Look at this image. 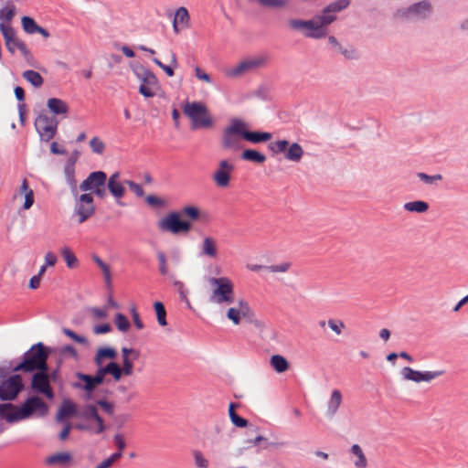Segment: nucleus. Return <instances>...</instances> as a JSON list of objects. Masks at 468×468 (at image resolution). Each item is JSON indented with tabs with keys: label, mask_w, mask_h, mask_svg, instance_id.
Listing matches in <instances>:
<instances>
[{
	"label": "nucleus",
	"mask_w": 468,
	"mask_h": 468,
	"mask_svg": "<svg viewBox=\"0 0 468 468\" xmlns=\"http://www.w3.org/2000/svg\"><path fill=\"white\" fill-rule=\"evenodd\" d=\"M90 146L93 153L102 154L105 150V144L97 136L90 141Z\"/></svg>",
	"instance_id": "864d4df0"
},
{
	"label": "nucleus",
	"mask_w": 468,
	"mask_h": 468,
	"mask_svg": "<svg viewBox=\"0 0 468 468\" xmlns=\"http://www.w3.org/2000/svg\"><path fill=\"white\" fill-rule=\"evenodd\" d=\"M240 158L244 161L252 162L254 164H263L266 161L265 154L250 148L243 150L240 154Z\"/></svg>",
	"instance_id": "c756f323"
},
{
	"label": "nucleus",
	"mask_w": 468,
	"mask_h": 468,
	"mask_svg": "<svg viewBox=\"0 0 468 468\" xmlns=\"http://www.w3.org/2000/svg\"><path fill=\"white\" fill-rule=\"evenodd\" d=\"M96 404L100 406L108 415L112 416L114 412V405L106 399H98Z\"/></svg>",
	"instance_id": "e2e57ef3"
},
{
	"label": "nucleus",
	"mask_w": 468,
	"mask_h": 468,
	"mask_svg": "<svg viewBox=\"0 0 468 468\" xmlns=\"http://www.w3.org/2000/svg\"><path fill=\"white\" fill-rule=\"evenodd\" d=\"M291 267L290 262H282L278 265L264 266L260 264H249L248 269L251 271H260L261 270H268L271 272H286Z\"/></svg>",
	"instance_id": "bb28decb"
},
{
	"label": "nucleus",
	"mask_w": 468,
	"mask_h": 468,
	"mask_svg": "<svg viewBox=\"0 0 468 468\" xmlns=\"http://www.w3.org/2000/svg\"><path fill=\"white\" fill-rule=\"evenodd\" d=\"M81 418L85 420H94L96 422L94 433L101 434L102 433L106 427L104 424L103 419L100 416L98 412V409L95 405L89 404L86 405L80 414Z\"/></svg>",
	"instance_id": "4468645a"
},
{
	"label": "nucleus",
	"mask_w": 468,
	"mask_h": 468,
	"mask_svg": "<svg viewBox=\"0 0 468 468\" xmlns=\"http://www.w3.org/2000/svg\"><path fill=\"white\" fill-rule=\"evenodd\" d=\"M116 356L117 352L114 348L109 346L100 347L94 356V363L97 367H101L104 359L113 360Z\"/></svg>",
	"instance_id": "a878e982"
},
{
	"label": "nucleus",
	"mask_w": 468,
	"mask_h": 468,
	"mask_svg": "<svg viewBox=\"0 0 468 468\" xmlns=\"http://www.w3.org/2000/svg\"><path fill=\"white\" fill-rule=\"evenodd\" d=\"M16 15V7L12 1H7L5 5L0 9V23L11 25L14 17Z\"/></svg>",
	"instance_id": "b1692460"
},
{
	"label": "nucleus",
	"mask_w": 468,
	"mask_h": 468,
	"mask_svg": "<svg viewBox=\"0 0 468 468\" xmlns=\"http://www.w3.org/2000/svg\"><path fill=\"white\" fill-rule=\"evenodd\" d=\"M108 375H111L115 381H119L122 377V368L121 366L114 361H110L107 365H105Z\"/></svg>",
	"instance_id": "49530a36"
},
{
	"label": "nucleus",
	"mask_w": 468,
	"mask_h": 468,
	"mask_svg": "<svg viewBox=\"0 0 468 468\" xmlns=\"http://www.w3.org/2000/svg\"><path fill=\"white\" fill-rule=\"evenodd\" d=\"M20 415L19 406H16L12 403L0 404V418L5 420L9 423H14L22 419L13 420Z\"/></svg>",
	"instance_id": "a211bd4d"
},
{
	"label": "nucleus",
	"mask_w": 468,
	"mask_h": 468,
	"mask_svg": "<svg viewBox=\"0 0 468 468\" xmlns=\"http://www.w3.org/2000/svg\"><path fill=\"white\" fill-rule=\"evenodd\" d=\"M401 374L405 379L411 380L416 383L421 382V371H417L410 367H405L402 368Z\"/></svg>",
	"instance_id": "de8ad7c7"
},
{
	"label": "nucleus",
	"mask_w": 468,
	"mask_h": 468,
	"mask_svg": "<svg viewBox=\"0 0 468 468\" xmlns=\"http://www.w3.org/2000/svg\"><path fill=\"white\" fill-rule=\"evenodd\" d=\"M141 71H143V75H144L143 80H141L142 84H144L147 86H152V87L159 86L158 79L153 71H151L150 69H148L144 67H141Z\"/></svg>",
	"instance_id": "79ce46f5"
},
{
	"label": "nucleus",
	"mask_w": 468,
	"mask_h": 468,
	"mask_svg": "<svg viewBox=\"0 0 468 468\" xmlns=\"http://www.w3.org/2000/svg\"><path fill=\"white\" fill-rule=\"evenodd\" d=\"M50 353L51 349L49 347L42 342H38L24 353L22 360L12 370L14 372L32 373L43 359H48Z\"/></svg>",
	"instance_id": "f257e3e1"
},
{
	"label": "nucleus",
	"mask_w": 468,
	"mask_h": 468,
	"mask_svg": "<svg viewBox=\"0 0 468 468\" xmlns=\"http://www.w3.org/2000/svg\"><path fill=\"white\" fill-rule=\"evenodd\" d=\"M154 309L155 311L157 322L161 326L167 324L166 322V311L163 303L156 301L154 303Z\"/></svg>",
	"instance_id": "a18cd8bd"
},
{
	"label": "nucleus",
	"mask_w": 468,
	"mask_h": 468,
	"mask_svg": "<svg viewBox=\"0 0 468 468\" xmlns=\"http://www.w3.org/2000/svg\"><path fill=\"white\" fill-rule=\"evenodd\" d=\"M76 377L83 382V384L80 383H75L73 386L74 388L83 389L87 393L90 394L92 393L96 388L99 386L97 381L95 380L93 375H89L81 372H77Z\"/></svg>",
	"instance_id": "4be33fe9"
},
{
	"label": "nucleus",
	"mask_w": 468,
	"mask_h": 468,
	"mask_svg": "<svg viewBox=\"0 0 468 468\" xmlns=\"http://www.w3.org/2000/svg\"><path fill=\"white\" fill-rule=\"evenodd\" d=\"M31 389L37 394H42L48 399H54L55 393L48 382V375L34 373L31 378Z\"/></svg>",
	"instance_id": "f8f14e48"
},
{
	"label": "nucleus",
	"mask_w": 468,
	"mask_h": 468,
	"mask_svg": "<svg viewBox=\"0 0 468 468\" xmlns=\"http://www.w3.org/2000/svg\"><path fill=\"white\" fill-rule=\"evenodd\" d=\"M336 50L341 53L347 59H356L357 58V54L355 48L350 47L349 48H343L342 45L339 46Z\"/></svg>",
	"instance_id": "bf43d9fd"
},
{
	"label": "nucleus",
	"mask_w": 468,
	"mask_h": 468,
	"mask_svg": "<svg viewBox=\"0 0 468 468\" xmlns=\"http://www.w3.org/2000/svg\"><path fill=\"white\" fill-rule=\"evenodd\" d=\"M119 178H120V173L119 172H115L106 181L107 188L109 189L110 193L115 198H118V199L122 198L124 196V194H125V187L119 181Z\"/></svg>",
	"instance_id": "6ab92c4d"
},
{
	"label": "nucleus",
	"mask_w": 468,
	"mask_h": 468,
	"mask_svg": "<svg viewBox=\"0 0 468 468\" xmlns=\"http://www.w3.org/2000/svg\"><path fill=\"white\" fill-rule=\"evenodd\" d=\"M431 12L430 2L423 0L410 5L408 7H402L396 11L395 16L400 19H425Z\"/></svg>",
	"instance_id": "6e6552de"
},
{
	"label": "nucleus",
	"mask_w": 468,
	"mask_h": 468,
	"mask_svg": "<svg viewBox=\"0 0 468 468\" xmlns=\"http://www.w3.org/2000/svg\"><path fill=\"white\" fill-rule=\"evenodd\" d=\"M261 63V61L259 59H248L241 61L236 67L229 69L227 71V75L231 78L240 76L248 70L259 67Z\"/></svg>",
	"instance_id": "412c9836"
},
{
	"label": "nucleus",
	"mask_w": 468,
	"mask_h": 468,
	"mask_svg": "<svg viewBox=\"0 0 468 468\" xmlns=\"http://www.w3.org/2000/svg\"><path fill=\"white\" fill-rule=\"evenodd\" d=\"M229 419L234 426L238 428H245L248 426V420L243 417L239 416L238 413H232L229 416Z\"/></svg>",
	"instance_id": "052dcab7"
},
{
	"label": "nucleus",
	"mask_w": 468,
	"mask_h": 468,
	"mask_svg": "<svg viewBox=\"0 0 468 468\" xmlns=\"http://www.w3.org/2000/svg\"><path fill=\"white\" fill-rule=\"evenodd\" d=\"M95 212V207H89L87 205L76 204L75 214L79 217V223L85 222Z\"/></svg>",
	"instance_id": "72a5a7b5"
},
{
	"label": "nucleus",
	"mask_w": 468,
	"mask_h": 468,
	"mask_svg": "<svg viewBox=\"0 0 468 468\" xmlns=\"http://www.w3.org/2000/svg\"><path fill=\"white\" fill-rule=\"evenodd\" d=\"M349 5V0H335L325 6V12L333 11L334 13H339L347 8Z\"/></svg>",
	"instance_id": "09e8293b"
},
{
	"label": "nucleus",
	"mask_w": 468,
	"mask_h": 468,
	"mask_svg": "<svg viewBox=\"0 0 468 468\" xmlns=\"http://www.w3.org/2000/svg\"><path fill=\"white\" fill-rule=\"evenodd\" d=\"M235 170V166L229 160L219 161L217 169L211 177L218 187L225 188L229 186L231 175Z\"/></svg>",
	"instance_id": "9d476101"
},
{
	"label": "nucleus",
	"mask_w": 468,
	"mask_h": 468,
	"mask_svg": "<svg viewBox=\"0 0 468 468\" xmlns=\"http://www.w3.org/2000/svg\"><path fill=\"white\" fill-rule=\"evenodd\" d=\"M404 208L409 212L424 213L429 209V204L426 201L416 200L406 203Z\"/></svg>",
	"instance_id": "58836bf2"
},
{
	"label": "nucleus",
	"mask_w": 468,
	"mask_h": 468,
	"mask_svg": "<svg viewBox=\"0 0 468 468\" xmlns=\"http://www.w3.org/2000/svg\"><path fill=\"white\" fill-rule=\"evenodd\" d=\"M65 175L67 181L70 186V190L73 196H78V189H77V181L75 178V169L74 166L67 165L65 167Z\"/></svg>",
	"instance_id": "a19ab883"
},
{
	"label": "nucleus",
	"mask_w": 468,
	"mask_h": 468,
	"mask_svg": "<svg viewBox=\"0 0 468 468\" xmlns=\"http://www.w3.org/2000/svg\"><path fill=\"white\" fill-rule=\"evenodd\" d=\"M72 454L69 452H56L46 458L45 463L49 466L69 467L72 462Z\"/></svg>",
	"instance_id": "f3484780"
},
{
	"label": "nucleus",
	"mask_w": 468,
	"mask_h": 468,
	"mask_svg": "<svg viewBox=\"0 0 468 468\" xmlns=\"http://www.w3.org/2000/svg\"><path fill=\"white\" fill-rule=\"evenodd\" d=\"M146 203L151 207H160L165 205V201L154 195H149L145 198Z\"/></svg>",
	"instance_id": "774afa93"
},
{
	"label": "nucleus",
	"mask_w": 468,
	"mask_h": 468,
	"mask_svg": "<svg viewBox=\"0 0 468 468\" xmlns=\"http://www.w3.org/2000/svg\"><path fill=\"white\" fill-rule=\"evenodd\" d=\"M0 32L5 39L6 49H10V43L17 37L16 29L11 25L0 23Z\"/></svg>",
	"instance_id": "e433bc0d"
},
{
	"label": "nucleus",
	"mask_w": 468,
	"mask_h": 468,
	"mask_svg": "<svg viewBox=\"0 0 468 468\" xmlns=\"http://www.w3.org/2000/svg\"><path fill=\"white\" fill-rule=\"evenodd\" d=\"M239 309L240 312V316L245 318L248 322L251 324H255L256 325H260V322L255 319V314L253 310L250 307L249 303L244 300L239 301Z\"/></svg>",
	"instance_id": "473e14b6"
},
{
	"label": "nucleus",
	"mask_w": 468,
	"mask_h": 468,
	"mask_svg": "<svg viewBox=\"0 0 468 468\" xmlns=\"http://www.w3.org/2000/svg\"><path fill=\"white\" fill-rule=\"evenodd\" d=\"M183 112L191 120L193 130L209 128L213 125L207 108L200 101H186Z\"/></svg>",
	"instance_id": "f03ea898"
},
{
	"label": "nucleus",
	"mask_w": 468,
	"mask_h": 468,
	"mask_svg": "<svg viewBox=\"0 0 468 468\" xmlns=\"http://www.w3.org/2000/svg\"><path fill=\"white\" fill-rule=\"evenodd\" d=\"M157 259L159 261V272L162 275H166L168 273V269L166 266V258L165 254L163 251L157 252Z\"/></svg>",
	"instance_id": "0e129e2a"
},
{
	"label": "nucleus",
	"mask_w": 468,
	"mask_h": 468,
	"mask_svg": "<svg viewBox=\"0 0 468 468\" xmlns=\"http://www.w3.org/2000/svg\"><path fill=\"white\" fill-rule=\"evenodd\" d=\"M125 184L129 186L130 190L133 191L137 197H141L144 195V188L141 185L132 180H126Z\"/></svg>",
	"instance_id": "69168bd1"
},
{
	"label": "nucleus",
	"mask_w": 468,
	"mask_h": 468,
	"mask_svg": "<svg viewBox=\"0 0 468 468\" xmlns=\"http://www.w3.org/2000/svg\"><path fill=\"white\" fill-rule=\"evenodd\" d=\"M201 253L209 258H216L218 255L217 242L211 237L203 239Z\"/></svg>",
	"instance_id": "2f4dec72"
},
{
	"label": "nucleus",
	"mask_w": 468,
	"mask_h": 468,
	"mask_svg": "<svg viewBox=\"0 0 468 468\" xmlns=\"http://www.w3.org/2000/svg\"><path fill=\"white\" fill-rule=\"evenodd\" d=\"M342 403V393L338 389H334L331 398L327 403V415L335 416Z\"/></svg>",
	"instance_id": "c85d7f7f"
},
{
	"label": "nucleus",
	"mask_w": 468,
	"mask_h": 468,
	"mask_svg": "<svg viewBox=\"0 0 468 468\" xmlns=\"http://www.w3.org/2000/svg\"><path fill=\"white\" fill-rule=\"evenodd\" d=\"M114 322L121 332H127L131 326L128 318L121 313L116 314Z\"/></svg>",
	"instance_id": "3c124183"
},
{
	"label": "nucleus",
	"mask_w": 468,
	"mask_h": 468,
	"mask_svg": "<svg viewBox=\"0 0 468 468\" xmlns=\"http://www.w3.org/2000/svg\"><path fill=\"white\" fill-rule=\"evenodd\" d=\"M317 21V27L320 32H324V37L327 33V27L337 19V16L333 11L325 12V7L322 10L321 15L315 16Z\"/></svg>",
	"instance_id": "5701e85b"
},
{
	"label": "nucleus",
	"mask_w": 468,
	"mask_h": 468,
	"mask_svg": "<svg viewBox=\"0 0 468 468\" xmlns=\"http://www.w3.org/2000/svg\"><path fill=\"white\" fill-rule=\"evenodd\" d=\"M62 332L65 335H67L68 337H69L70 339H72L73 341H75L79 344H81V345L88 344V340L85 336L76 334L73 330H71L69 328L64 327L62 329Z\"/></svg>",
	"instance_id": "603ef678"
},
{
	"label": "nucleus",
	"mask_w": 468,
	"mask_h": 468,
	"mask_svg": "<svg viewBox=\"0 0 468 468\" xmlns=\"http://www.w3.org/2000/svg\"><path fill=\"white\" fill-rule=\"evenodd\" d=\"M9 47L10 49L7 50L11 55H14L16 50L18 49L26 62L31 67H36V59L34 56L30 49L27 48V44L22 39L19 37L14 38L13 41H11Z\"/></svg>",
	"instance_id": "2eb2a0df"
},
{
	"label": "nucleus",
	"mask_w": 468,
	"mask_h": 468,
	"mask_svg": "<svg viewBox=\"0 0 468 468\" xmlns=\"http://www.w3.org/2000/svg\"><path fill=\"white\" fill-rule=\"evenodd\" d=\"M92 260L95 263H97V265L100 267V269L101 270L103 275H104V280H105V282L107 283V285H111L112 284V276H111V270H110V267L108 264H106L99 256L97 255H93L92 256Z\"/></svg>",
	"instance_id": "c03bdc74"
},
{
	"label": "nucleus",
	"mask_w": 468,
	"mask_h": 468,
	"mask_svg": "<svg viewBox=\"0 0 468 468\" xmlns=\"http://www.w3.org/2000/svg\"><path fill=\"white\" fill-rule=\"evenodd\" d=\"M181 216L186 217L191 223L193 221H198L202 219L203 213L199 209V207L196 206H186L184 207L180 212Z\"/></svg>",
	"instance_id": "7c9ffc66"
},
{
	"label": "nucleus",
	"mask_w": 468,
	"mask_h": 468,
	"mask_svg": "<svg viewBox=\"0 0 468 468\" xmlns=\"http://www.w3.org/2000/svg\"><path fill=\"white\" fill-rule=\"evenodd\" d=\"M350 452L357 457L356 461L354 463L356 467L366 468L367 466V458L358 444L352 445Z\"/></svg>",
	"instance_id": "ea45409f"
},
{
	"label": "nucleus",
	"mask_w": 468,
	"mask_h": 468,
	"mask_svg": "<svg viewBox=\"0 0 468 468\" xmlns=\"http://www.w3.org/2000/svg\"><path fill=\"white\" fill-rule=\"evenodd\" d=\"M35 128L38 133L40 139L48 142L53 139L57 133L58 121L55 116H49L43 111L35 120Z\"/></svg>",
	"instance_id": "423d86ee"
},
{
	"label": "nucleus",
	"mask_w": 468,
	"mask_h": 468,
	"mask_svg": "<svg viewBox=\"0 0 468 468\" xmlns=\"http://www.w3.org/2000/svg\"><path fill=\"white\" fill-rule=\"evenodd\" d=\"M60 254H61L62 258L64 259V261H66L67 266L69 269H74L78 266L79 261H78L77 257L75 256V254L70 250V248H69L67 246L63 247L60 250Z\"/></svg>",
	"instance_id": "4c0bfd02"
},
{
	"label": "nucleus",
	"mask_w": 468,
	"mask_h": 468,
	"mask_svg": "<svg viewBox=\"0 0 468 468\" xmlns=\"http://www.w3.org/2000/svg\"><path fill=\"white\" fill-rule=\"evenodd\" d=\"M23 389L24 383L22 377L18 374H15L1 383L0 399L3 401L14 400Z\"/></svg>",
	"instance_id": "1a4fd4ad"
},
{
	"label": "nucleus",
	"mask_w": 468,
	"mask_h": 468,
	"mask_svg": "<svg viewBox=\"0 0 468 468\" xmlns=\"http://www.w3.org/2000/svg\"><path fill=\"white\" fill-rule=\"evenodd\" d=\"M289 25L292 29L296 30L303 28L308 29V31L304 33L306 37L319 39L324 37V32H320L319 27H317L315 16L311 20L291 19Z\"/></svg>",
	"instance_id": "9b49d317"
},
{
	"label": "nucleus",
	"mask_w": 468,
	"mask_h": 468,
	"mask_svg": "<svg viewBox=\"0 0 468 468\" xmlns=\"http://www.w3.org/2000/svg\"><path fill=\"white\" fill-rule=\"evenodd\" d=\"M209 283L216 286L209 301L217 303H232L234 302V287L232 282L227 277L209 279Z\"/></svg>",
	"instance_id": "7ed1b4c3"
},
{
	"label": "nucleus",
	"mask_w": 468,
	"mask_h": 468,
	"mask_svg": "<svg viewBox=\"0 0 468 468\" xmlns=\"http://www.w3.org/2000/svg\"><path fill=\"white\" fill-rule=\"evenodd\" d=\"M303 155V149L298 143L289 144L287 150L284 152V157L292 162H300Z\"/></svg>",
	"instance_id": "cd10ccee"
},
{
	"label": "nucleus",
	"mask_w": 468,
	"mask_h": 468,
	"mask_svg": "<svg viewBox=\"0 0 468 468\" xmlns=\"http://www.w3.org/2000/svg\"><path fill=\"white\" fill-rule=\"evenodd\" d=\"M195 465L197 468H208L209 462L205 458L200 451H194L193 452Z\"/></svg>",
	"instance_id": "5fc2aeb1"
},
{
	"label": "nucleus",
	"mask_w": 468,
	"mask_h": 468,
	"mask_svg": "<svg viewBox=\"0 0 468 468\" xmlns=\"http://www.w3.org/2000/svg\"><path fill=\"white\" fill-rule=\"evenodd\" d=\"M417 176L424 183L430 184V185L434 184L435 182L442 179V176L441 174L429 176L423 172H420L417 174Z\"/></svg>",
	"instance_id": "13d9d810"
},
{
	"label": "nucleus",
	"mask_w": 468,
	"mask_h": 468,
	"mask_svg": "<svg viewBox=\"0 0 468 468\" xmlns=\"http://www.w3.org/2000/svg\"><path fill=\"white\" fill-rule=\"evenodd\" d=\"M179 212H169L158 222V227L163 231L172 234L188 233L192 229V223L181 218Z\"/></svg>",
	"instance_id": "39448f33"
},
{
	"label": "nucleus",
	"mask_w": 468,
	"mask_h": 468,
	"mask_svg": "<svg viewBox=\"0 0 468 468\" xmlns=\"http://www.w3.org/2000/svg\"><path fill=\"white\" fill-rule=\"evenodd\" d=\"M21 25L23 30L27 34H36L39 27L34 18L31 16H24L21 18Z\"/></svg>",
	"instance_id": "37998d69"
},
{
	"label": "nucleus",
	"mask_w": 468,
	"mask_h": 468,
	"mask_svg": "<svg viewBox=\"0 0 468 468\" xmlns=\"http://www.w3.org/2000/svg\"><path fill=\"white\" fill-rule=\"evenodd\" d=\"M227 317L233 322L235 324H239L240 323V312L239 309L237 308H229L227 312Z\"/></svg>",
	"instance_id": "338daca9"
},
{
	"label": "nucleus",
	"mask_w": 468,
	"mask_h": 468,
	"mask_svg": "<svg viewBox=\"0 0 468 468\" xmlns=\"http://www.w3.org/2000/svg\"><path fill=\"white\" fill-rule=\"evenodd\" d=\"M106 181L107 175L104 171H94L80 185V189L84 192L92 191L99 186H104Z\"/></svg>",
	"instance_id": "ddd939ff"
},
{
	"label": "nucleus",
	"mask_w": 468,
	"mask_h": 468,
	"mask_svg": "<svg viewBox=\"0 0 468 468\" xmlns=\"http://www.w3.org/2000/svg\"><path fill=\"white\" fill-rule=\"evenodd\" d=\"M22 77L35 88H39L44 83V79L40 73L33 69L24 71Z\"/></svg>",
	"instance_id": "c9c22d12"
},
{
	"label": "nucleus",
	"mask_w": 468,
	"mask_h": 468,
	"mask_svg": "<svg viewBox=\"0 0 468 468\" xmlns=\"http://www.w3.org/2000/svg\"><path fill=\"white\" fill-rule=\"evenodd\" d=\"M47 106L54 115L66 114L69 112L68 104L61 99L50 98L47 101Z\"/></svg>",
	"instance_id": "393cba45"
},
{
	"label": "nucleus",
	"mask_w": 468,
	"mask_h": 468,
	"mask_svg": "<svg viewBox=\"0 0 468 468\" xmlns=\"http://www.w3.org/2000/svg\"><path fill=\"white\" fill-rule=\"evenodd\" d=\"M264 7L281 8L286 5V0H257Z\"/></svg>",
	"instance_id": "6e6d98bb"
},
{
	"label": "nucleus",
	"mask_w": 468,
	"mask_h": 468,
	"mask_svg": "<svg viewBox=\"0 0 468 468\" xmlns=\"http://www.w3.org/2000/svg\"><path fill=\"white\" fill-rule=\"evenodd\" d=\"M270 364L277 373H283L289 368L288 360L281 355H273L271 357Z\"/></svg>",
	"instance_id": "f704fd0d"
},
{
	"label": "nucleus",
	"mask_w": 468,
	"mask_h": 468,
	"mask_svg": "<svg viewBox=\"0 0 468 468\" xmlns=\"http://www.w3.org/2000/svg\"><path fill=\"white\" fill-rule=\"evenodd\" d=\"M154 63L155 65H157L159 68H161L167 76L169 77H173L175 75V69H176V67H173L172 64L170 65H165L164 64L161 60H159L158 58H154L153 59Z\"/></svg>",
	"instance_id": "680f3d73"
},
{
	"label": "nucleus",
	"mask_w": 468,
	"mask_h": 468,
	"mask_svg": "<svg viewBox=\"0 0 468 468\" xmlns=\"http://www.w3.org/2000/svg\"><path fill=\"white\" fill-rule=\"evenodd\" d=\"M20 415L16 419L26 420L37 413L39 416H46L48 412V404L38 396L28 397L20 406ZM16 420V418L14 419Z\"/></svg>",
	"instance_id": "0eeeda50"
},
{
	"label": "nucleus",
	"mask_w": 468,
	"mask_h": 468,
	"mask_svg": "<svg viewBox=\"0 0 468 468\" xmlns=\"http://www.w3.org/2000/svg\"><path fill=\"white\" fill-rule=\"evenodd\" d=\"M174 19L181 22L182 24L187 25L190 19L187 9L184 6L179 7L176 12Z\"/></svg>",
	"instance_id": "4d7b16f0"
},
{
	"label": "nucleus",
	"mask_w": 468,
	"mask_h": 468,
	"mask_svg": "<svg viewBox=\"0 0 468 468\" xmlns=\"http://www.w3.org/2000/svg\"><path fill=\"white\" fill-rule=\"evenodd\" d=\"M272 134L269 132L250 131L247 129V123L244 122L243 140L251 144H261L270 141Z\"/></svg>",
	"instance_id": "dca6fc26"
},
{
	"label": "nucleus",
	"mask_w": 468,
	"mask_h": 468,
	"mask_svg": "<svg viewBox=\"0 0 468 468\" xmlns=\"http://www.w3.org/2000/svg\"><path fill=\"white\" fill-rule=\"evenodd\" d=\"M243 121L232 119L230 125L226 127L223 131L221 147L226 150H240L242 147L240 140L243 139Z\"/></svg>",
	"instance_id": "20e7f679"
},
{
	"label": "nucleus",
	"mask_w": 468,
	"mask_h": 468,
	"mask_svg": "<svg viewBox=\"0 0 468 468\" xmlns=\"http://www.w3.org/2000/svg\"><path fill=\"white\" fill-rule=\"evenodd\" d=\"M78 414L77 405L69 399L62 401L56 419L58 421H63L68 418L74 417Z\"/></svg>",
	"instance_id": "aec40b11"
},
{
	"label": "nucleus",
	"mask_w": 468,
	"mask_h": 468,
	"mask_svg": "<svg viewBox=\"0 0 468 468\" xmlns=\"http://www.w3.org/2000/svg\"><path fill=\"white\" fill-rule=\"evenodd\" d=\"M289 146V142L287 140H278L276 142H271L269 144L268 148L273 154H277L280 153H284Z\"/></svg>",
	"instance_id": "8fccbe9b"
}]
</instances>
